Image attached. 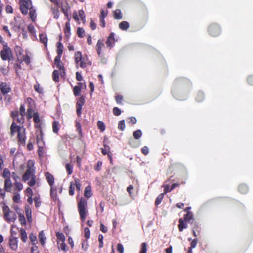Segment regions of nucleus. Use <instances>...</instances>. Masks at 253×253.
<instances>
[{
	"mask_svg": "<svg viewBox=\"0 0 253 253\" xmlns=\"http://www.w3.org/2000/svg\"><path fill=\"white\" fill-rule=\"evenodd\" d=\"M61 242V243H59V242H58V249L63 251L66 252L68 250V248L67 247L66 244L64 243V242Z\"/></svg>",
	"mask_w": 253,
	"mask_h": 253,
	"instance_id": "obj_31",
	"label": "nucleus"
},
{
	"mask_svg": "<svg viewBox=\"0 0 253 253\" xmlns=\"http://www.w3.org/2000/svg\"><path fill=\"white\" fill-rule=\"evenodd\" d=\"M9 246L12 250H16L17 249V240L16 238L11 239L9 241Z\"/></svg>",
	"mask_w": 253,
	"mask_h": 253,
	"instance_id": "obj_17",
	"label": "nucleus"
},
{
	"mask_svg": "<svg viewBox=\"0 0 253 253\" xmlns=\"http://www.w3.org/2000/svg\"><path fill=\"white\" fill-rule=\"evenodd\" d=\"M10 175L11 173L8 169L5 168L3 169L2 176L5 179L10 178Z\"/></svg>",
	"mask_w": 253,
	"mask_h": 253,
	"instance_id": "obj_23",
	"label": "nucleus"
},
{
	"mask_svg": "<svg viewBox=\"0 0 253 253\" xmlns=\"http://www.w3.org/2000/svg\"><path fill=\"white\" fill-rule=\"evenodd\" d=\"M50 196L53 200H56L57 194L56 189H54L53 187H50Z\"/></svg>",
	"mask_w": 253,
	"mask_h": 253,
	"instance_id": "obj_32",
	"label": "nucleus"
},
{
	"mask_svg": "<svg viewBox=\"0 0 253 253\" xmlns=\"http://www.w3.org/2000/svg\"><path fill=\"white\" fill-rule=\"evenodd\" d=\"M18 60L20 62H24L27 65L30 63V58L27 55L24 56L23 59H21L20 57H18Z\"/></svg>",
	"mask_w": 253,
	"mask_h": 253,
	"instance_id": "obj_25",
	"label": "nucleus"
},
{
	"mask_svg": "<svg viewBox=\"0 0 253 253\" xmlns=\"http://www.w3.org/2000/svg\"><path fill=\"white\" fill-rule=\"evenodd\" d=\"M239 190L241 193H245L248 191V187L245 184H242L240 185L239 187Z\"/></svg>",
	"mask_w": 253,
	"mask_h": 253,
	"instance_id": "obj_35",
	"label": "nucleus"
},
{
	"mask_svg": "<svg viewBox=\"0 0 253 253\" xmlns=\"http://www.w3.org/2000/svg\"><path fill=\"white\" fill-rule=\"evenodd\" d=\"M81 87L80 86H75L74 88V94L75 95H79L81 93Z\"/></svg>",
	"mask_w": 253,
	"mask_h": 253,
	"instance_id": "obj_44",
	"label": "nucleus"
},
{
	"mask_svg": "<svg viewBox=\"0 0 253 253\" xmlns=\"http://www.w3.org/2000/svg\"><path fill=\"white\" fill-rule=\"evenodd\" d=\"M12 28L15 31H19L20 29H23L24 27V21L20 17H15L14 21L11 23Z\"/></svg>",
	"mask_w": 253,
	"mask_h": 253,
	"instance_id": "obj_3",
	"label": "nucleus"
},
{
	"mask_svg": "<svg viewBox=\"0 0 253 253\" xmlns=\"http://www.w3.org/2000/svg\"><path fill=\"white\" fill-rule=\"evenodd\" d=\"M2 211L6 220L9 222H13L16 220L17 217L15 212L10 211L8 206H3Z\"/></svg>",
	"mask_w": 253,
	"mask_h": 253,
	"instance_id": "obj_2",
	"label": "nucleus"
},
{
	"mask_svg": "<svg viewBox=\"0 0 253 253\" xmlns=\"http://www.w3.org/2000/svg\"><path fill=\"white\" fill-rule=\"evenodd\" d=\"M29 9V15L30 18L32 19L33 21H35L36 20V18L37 17V14H36V9L33 8L32 6V2L31 1V6L29 7H27V9H26V13H23L24 15H26L28 13V10Z\"/></svg>",
	"mask_w": 253,
	"mask_h": 253,
	"instance_id": "obj_8",
	"label": "nucleus"
},
{
	"mask_svg": "<svg viewBox=\"0 0 253 253\" xmlns=\"http://www.w3.org/2000/svg\"><path fill=\"white\" fill-rule=\"evenodd\" d=\"M77 34L79 37H83L84 35V30L83 28L79 27L77 30Z\"/></svg>",
	"mask_w": 253,
	"mask_h": 253,
	"instance_id": "obj_46",
	"label": "nucleus"
},
{
	"mask_svg": "<svg viewBox=\"0 0 253 253\" xmlns=\"http://www.w3.org/2000/svg\"><path fill=\"white\" fill-rule=\"evenodd\" d=\"M59 123L56 121H54L52 123V129L54 133H57L58 131V126Z\"/></svg>",
	"mask_w": 253,
	"mask_h": 253,
	"instance_id": "obj_40",
	"label": "nucleus"
},
{
	"mask_svg": "<svg viewBox=\"0 0 253 253\" xmlns=\"http://www.w3.org/2000/svg\"><path fill=\"white\" fill-rule=\"evenodd\" d=\"M178 228L180 231H182L184 228H187V225L185 224L184 221L182 218L179 219Z\"/></svg>",
	"mask_w": 253,
	"mask_h": 253,
	"instance_id": "obj_29",
	"label": "nucleus"
},
{
	"mask_svg": "<svg viewBox=\"0 0 253 253\" xmlns=\"http://www.w3.org/2000/svg\"><path fill=\"white\" fill-rule=\"evenodd\" d=\"M147 244L146 243H143L141 246V250L140 253H147Z\"/></svg>",
	"mask_w": 253,
	"mask_h": 253,
	"instance_id": "obj_47",
	"label": "nucleus"
},
{
	"mask_svg": "<svg viewBox=\"0 0 253 253\" xmlns=\"http://www.w3.org/2000/svg\"><path fill=\"white\" fill-rule=\"evenodd\" d=\"M39 239L42 245L43 246L45 243L46 241V237L44 235L43 231H42L40 232L39 235Z\"/></svg>",
	"mask_w": 253,
	"mask_h": 253,
	"instance_id": "obj_20",
	"label": "nucleus"
},
{
	"mask_svg": "<svg viewBox=\"0 0 253 253\" xmlns=\"http://www.w3.org/2000/svg\"><path fill=\"white\" fill-rule=\"evenodd\" d=\"M66 169L68 171L69 174H71L73 172V167L70 164H67L66 165Z\"/></svg>",
	"mask_w": 253,
	"mask_h": 253,
	"instance_id": "obj_51",
	"label": "nucleus"
},
{
	"mask_svg": "<svg viewBox=\"0 0 253 253\" xmlns=\"http://www.w3.org/2000/svg\"><path fill=\"white\" fill-rule=\"evenodd\" d=\"M0 55L3 60H10L12 57L11 51L6 45H3V49L1 50Z\"/></svg>",
	"mask_w": 253,
	"mask_h": 253,
	"instance_id": "obj_4",
	"label": "nucleus"
},
{
	"mask_svg": "<svg viewBox=\"0 0 253 253\" xmlns=\"http://www.w3.org/2000/svg\"><path fill=\"white\" fill-rule=\"evenodd\" d=\"M184 218L185 221H189L192 218V213L188 212L185 215Z\"/></svg>",
	"mask_w": 253,
	"mask_h": 253,
	"instance_id": "obj_54",
	"label": "nucleus"
},
{
	"mask_svg": "<svg viewBox=\"0 0 253 253\" xmlns=\"http://www.w3.org/2000/svg\"><path fill=\"white\" fill-rule=\"evenodd\" d=\"M113 113L115 116H119L121 114V111L117 107H114L113 110Z\"/></svg>",
	"mask_w": 253,
	"mask_h": 253,
	"instance_id": "obj_56",
	"label": "nucleus"
},
{
	"mask_svg": "<svg viewBox=\"0 0 253 253\" xmlns=\"http://www.w3.org/2000/svg\"><path fill=\"white\" fill-rule=\"evenodd\" d=\"M209 32L211 35L215 36L219 33V28L217 25H211L210 27Z\"/></svg>",
	"mask_w": 253,
	"mask_h": 253,
	"instance_id": "obj_13",
	"label": "nucleus"
},
{
	"mask_svg": "<svg viewBox=\"0 0 253 253\" xmlns=\"http://www.w3.org/2000/svg\"><path fill=\"white\" fill-rule=\"evenodd\" d=\"M12 117L18 123H23L24 121V115L19 114L18 111L12 112L11 113Z\"/></svg>",
	"mask_w": 253,
	"mask_h": 253,
	"instance_id": "obj_9",
	"label": "nucleus"
},
{
	"mask_svg": "<svg viewBox=\"0 0 253 253\" xmlns=\"http://www.w3.org/2000/svg\"><path fill=\"white\" fill-rule=\"evenodd\" d=\"M10 176H11L12 178L13 179L14 182L17 181L18 179H19V177L18 176V175L16 174V173L15 172H12L11 173Z\"/></svg>",
	"mask_w": 253,
	"mask_h": 253,
	"instance_id": "obj_60",
	"label": "nucleus"
},
{
	"mask_svg": "<svg viewBox=\"0 0 253 253\" xmlns=\"http://www.w3.org/2000/svg\"><path fill=\"white\" fill-rule=\"evenodd\" d=\"M133 135L135 139H139L142 135L141 131L139 129L135 131L133 133Z\"/></svg>",
	"mask_w": 253,
	"mask_h": 253,
	"instance_id": "obj_41",
	"label": "nucleus"
},
{
	"mask_svg": "<svg viewBox=\"0 0 253 253\" xmlns=\"http://www.w3.org/2000/svg\"><path fill=\"white\" fill-rule=\"evenodd\" d=\"M114 42H115L114 34L113 33H112L110 34L108 38L107 41L106 42V44L107 45V47L111 48L112 47H113Z\"/></svg>",
	"mask_w": 253,
	"mask_h": 253,
	"instance_id": "obj_11",
	"label": "nucleus"
},
{
	"mask_svg": "<svg viewBox=\"0 0 253 253\" xmlns=\"http://www.w3.org/2000/svg\"><path fill=\"white\" fill-rule=\"evenodd\" d=\"M126 125L124 120H122L119 122L118 128L121 130H124L125 128Z\"/></svg>",
	"mask_w": 253,
	"mask_h": 253,
	"instance_id": "obj_48",
	"label": "nucleus"
},
{
	"mask_svg": "<svg viewBox=\"0 0 253 253\" xmlns=\"http://www.w3.org/2000/svg\"><path fill=\"white\" fill-rule=\"evenodd\" d=\"M13 200L14 202L18 203L20 201V195L19 194H15L13 197Z\"/></svg>",
	"mask_w": 253,
	"mask_h": 253,
	"instance_id": "obj_62",
	"label": "nucleus"
},
{
	"mask_svg": "<svg viewBox=\"0 0 253 253\" xmlns=\"http://www.w3.org/2000/svg\"><path fill=\"white\" fill-rule=\"evenodd\" d=\"M31 179L30 181H29L28 182V184L30 186L32 187V186H33L36 184V175L33 176L32 177H31Z\"/></svg>",
	"mask_w": 253,
	"mask_h": 253,
	"instance_id": "obj_50",
	"label": "nucleus"
},
{
	"mask_svg": "<svg viewBox=\"0 0 253 253\" xmlns=\"http://www.w3.org/2000/svg\"><path fill=\"white\" fill-rule=\"evenodd\" d=\"M164 196V193H162L158 196V197L157 198L156 201H155L156 205H158L161 203V202H162V200L163 199Z\"/></svg>",
	"mask_w": 253,
	"mask_h": 253,
	"instance_id": "obj_42",
	"label": "nucleus"
},
{
	"mask_svg": "<svg viewBox=\"0 0 253 253\" xmlns=\"http://www.w3.org/2000/svg\"><path fill=\"white\" fill-rule=\"evenodd\" d=\"M104 46V44L103 42L100 40H98L96 48L97 50V54L99 56H101L102 54L101 49Z\"/></svg>",
	"mask_w": 253,
	"mask_h": 253,
	"instance_id": "obj_16",
	"label": "nucleus"
},
{
	"mask_svg": "<svg viewBox=\"0 0 253 253\" xmlns=\"http://www.w3.org/2000/svg\"><path fill=\"white\" fill-rule=\"evenodd\" d=\"M53 80L55 82H58L59 80V72L55 70L53 71L52 73Z\"/></svg>",
	"mask_w": 253,
	"mask_h": 253,
	"instance_id": "obj_38",
	"label": "nucleus"
},
{
	"mask_svg": "<svg viewBox=\"0 0 253 253\" xmlns=\"http://www.w3.org/2000/svg\"><path fill=\"white\" fill-rule=\"evenodd\" d=\"M114 16L115 19H120L123 17L121 10L116 9L114 12Z\"/></svg>",
	"mask_w": 253,
	"mask_h": 253,
	"instance_id": "obj_30",
	"label": "nucleus"
},
{
	"mask_svg": "<svg viewBox=\"0 0 253 253\" xmlns=\"http://www.w3.org/2000/svg\"><path fill=\"white\" fill-rule=\"evenodd\" d=\"M30 0H19L20 10L22 13H26V9L31 6Z\"/></svg>",
	"mask_w": 253,
	"mask_h": 253,
	"instance_id": "obj_6",
	"label": "nucleus"
},
{
	"mask_svg": "<svg viewBox=\"0 0 253 253\" xmlns=\"http://www.w3.org/2000/svg\"><path fill=\"white\" fill-rule=\"evenodd\" d=\"M56 237L58 240V242H64L65 241V236L64 234L62 233L57 232L56 233Z\"/></svg>",
	"mask_w": 253,
	"mask_h": 253,
	"instance_id": "obj_34",
	"label": "nucleus"
},
{
	"mask_svg": "<svg viewBox=\"0 0 253 253\" xmlns=\"http://www.w3.org/2000/svg\"><path fill=\"white\" fill-rule=\"evenodd\" d=\"M63 44L60 42H58L57 43V54L62 55V52H63Z\"/></svg>",
	"mask_w": 253,
	"mask_h": 253,
	"instance_id": "obj_39",
	"label": "nucleus"
},
{
	"mask_svg": "<svg viewBox=\"0 0 253 253\" xmlns=\"http://www.w3.org/2000/svg\"><path fill=\"white\" fill-rule=\"evenodd\" d=\"M34 200L35 203V206L37 208L39 207L41 205V203L40 198L38 197H36L34 198Z\"/></svg>",
	"mask_w": 253,
	"mask_h": 253,
	"instance_id": "obj_59",
	"label": "nucleus"
},
{
	"mask_svg": "<svg viewBox=\"0 0 253 253\" xmlns=\"http://www.w3.org/2000/svg\"><path fill=\"white\" fill-rule=\"evenodd\" d=\"M69 9L70 6L68 2L66 1L63 2L62 4V10L67 18H68V10Z\"/></svg>",
	"mask_w": 253,
	"mask_h": 253,
	"instance_id": "obj_15",
	"label": "nucleus"
},
{
	"mask_svg": "<svg viewBox=\"0 0 253 253\" xmlns=\"http://www.w3.org/2000/svg\"><path fill=\"white\" fill-rule=\"evenodd\" d=\"M129 27V23L127 21H123L119 24V28L123 30H126Z\"/></svg>",
	"mask_w": 253,
	"mask_h": 253,
	"instance_id": "obj_22",
	"label": "nucleus"
},
{
	"mask_svg": "<svg viewBox=\"0 0 253 253\" xmlns=\"http://www.w3.org/2000/svg\"><path fill=\"white\" fill-rule=\"evenodd\" d=\"M53 14L55 18L57 19L59 17L60 13L58 8L53 9Z\"/></svg>",
	"mask_w": 253,
	"mask_h": 253,
	"instance_id": "obj_53",
	"label": "nucleus"
},
{
	"mask_svg": "<svg viewBox=\"0 0 253 253\" xmlns=\"http://www.w3.org/2000/svg\"><path fill=\"white\" fill-rule=\"evenodd\" d=\"M75 61L77 65L79 64V60H81L82 58V53L80 51H77L75 53Z\"/></svg>",
	"mask_w": 253,
	"mask_h": 253,
	"instance_id": "obj_28",
	"label": "nucleus"
},
{
	"mask_svg": "<svg viewBox=\"0 0 253 253\" xmlns=\"http://www.w3.org/2000/svg\"><path fill=\"white\" fill-rule=\"evenodd\" d=\"M21 239L23 242H26L27 239V236L25 230L24 229H20Z\"/></svg>",
	"mask_w": 253,
	"mask_h": 253,
	"instance_id": "obj_27",
	"label": "nucleus"
},
{
	"mask_svg": "<svg viewBox=\"0 0 253 253\" xmlns=\"http://www.w3.org/2000/svg\"><path fill=\"white\" fill-rule=\"evenodd\" d=\"M124 250V249L123 246L121 244H118L117 251L119 252V253H123Z\"/></svg>",
	"mask_w": 253,
	"mask_h": 253,
	"instance_id": "obj_61",
	"label": "nucleus"
},
{
	"mask_svg": "<svg viewBox=\"0 0 253 253\" xmlns=\"http://www.w3.org/2000/svg\"><path fill=\"white\" fill-rule=\"evenodd\" d=\"M40 41L42 43H44L45 44V45H46L47 39L46 36L45 34H41L40 35Z\"/></svg>",
	"mask_w": 253,
	"mask_h": 253,
	"instance_id": "obj_36",
	"label": "nucleus"
},
{
	"mask_svg": "<svg viewBox=\"0 0 253 253\" xmlns=\"http://www.w3.org/2000/svg\"><path fill=\"white\" fill-rule=\"evenodd\" d=\"M33 117L34 121L36 124H38L40 123L39 115L37 112L36 113V114L33 116Z\"/></svg>",
	"mask_w": 253,
	"mask_h": 253,
	"instance_id": "obj_49",
	"label": "nucleus"
},
{
	"mask_svg": "<svg viewBox=\"0 0 253 253\" xmlns=\"http://www.w3.org/2000/svg\"><path fill=\"white\" fill-rule=\"evenodd\" d=\"M19 114L20 115H25V107L23 105H21L19 109Z\"/></svg>",
	"mask_w": 253,
	"mask_h": 253,
	"instance_id": "obj_58",
	"label": "nucleus"
},
{
	"mask_svg": "<svg viewBox=\"0 0 253 253\" xmlns=\"http://www.w3.org/2000/svg\"><path fill=\"white\" fill-rule=\"evenodd\" d=\"M24 131L25 129L23 127H22L21 129L19 130V131L18 132V137L19 140L22 144H24L25 142V135Z\"/></svg>",
	"mask_w": 253,
	"mask_h": 253,
	"instance_id": "obj_12",
	"label": "nucleus"
},
{
	"mask_svg": "<svg viewBox=\"0 0 253 253\" xmlns=\"http://www.w3.org/2000/svg\"><path fill=\"white\" fill-rule=\"evenodd\" d=\"M75 187L74 183L71 182L69 190V193L71 196H73L74 194Z\"/></svg>",
	"mask_w": 253,
	"mask_h": 253,
	"instance_id": "obj_37",
	"label": "nucleus"
},
{
	"mask_svg": "<svg viewBox=\"0 0 253 253\" xmlns=\"http://www.w3.org/2000/svg\"><path fill=\"white\" fill-rule=\"evenodd\" d=\"M13 185L16 190L18 191H21L23 189V185L21 183L17 181L14 182Z\"/></svg>",
	"mask_w": 253,
	"mask_h": 253,
	"instance_id": "obj_33",
	"label": "nucleus"
},
{
	"mask_svg": "<svg viewBox=\"0 0 253 253\" xmlns=\"http://www.w3.org/2000/svg\"><path fill=\"white\" fill-rule=\"evenodd\" d=\"M19 220L21 222V224H24L26 222L25 218L24 215L20 214L19 215Z\"/></svg>",
	"mask_w": 253,
	"mask_h": 253,
	"instance_id": "obj_63",
	"label": "nucleus"
},
{
	"mask_svg": "<svg viewBox=\"0 0 253 253\" xmlns=\"http://www.w3.org/2000/svg\"><path fill=\"white\" fill-rule=\"evenodd\" d=\"M26 215L29 222H32V212L29 207L25 208Z\"/></svg>",
	"mask_w": 253,
	"mask_h": 253,
	"instance_id": "obj_21",
	"label": "nucleus"
},
{
	"mask_svg": "<svg viewBox=\"0 0 253 253\" xmlns=\"http://www.w3.org/2000/svg\"><path fill=\"white\" fill-rule=\"evenodd\" d=\"M22 127L17 126L15 123H12L10 131L12 134H14L16 132H18L19 130L21 129Z\"/></svg>",
	"mask_w": 253,
	"mask_h": 253,
	"instance_id": "obj_19",
	"label": "nucleus"
},
{
	"mask_svg": "<svg viewBox=\"0 0 253 253\" xmlns=\"http://www.w3.org/2000/svg\"><path fill=\"white\" fill-rule=\"evenodd\" d=\"M0 89L3 94H6L10 90L9 85L5 83H2L0 85Z\"/></svg>",
	"mask_w": 253,
	"mask_h": 253,
	"instance_id": "obj_14",
	"label": "nucleus"
},
{
	"mask_svg": "<svg viewBox=\"0 0 253 253\" xmlns=\"http://www.w3.org/2000/svg\"><path fill=\"white\" fill-rule=\"evenodd\" d=\"M56 67L59 70L60 72V75L63 76L65 74V72L64 70V67L62 63L60 62L55 63Z\"/></svg>",
	"mask_w": 253,
	"mask_h": 253,
	"instance_id": "obj_26",
	"label": "nucleus"
},
{
	"mask_svg": "<svg viewBox=\"0 0 253 253\" xmlns=\"http://www.w3.org/2000/svg\"><path fill=\"white\" fill-rule=\"evenodd\" d=\"M78 208L81 220L84 222L88 213L87 200L81 198L78 203Z\"/></svg>",
	"mask_w": 253,
	"mask_h": 253,
	"instance_id": "obj_1",
	"label": "nucleus"
},
{
	"mask_svg": "<svg viewBox=\"0 0 253 253\" xmlns=\"http://www.w3.org/2000/svg\"><path fill=\"white\" fill-rule=\"evenodd\" d=\"M197 244V240L196 239H194L191 243V247L189 248L191 249L195 248Z\"/></svg>",
	"mask_w": 253,
	"mask_h": 253,
	"instance_id": "obj_64",
	"label": "nucleus"
},
{
	"mask_svg": "<svg viewBox=\"0 0 253 253\" xmlns=\"http://www.w3.org/2000/svg\"><path fill=\"white\" fill-rule=\"evenodd\" d=\"M13 184L10 178L4 180V188L7 192H11Z\"/></svg>",
	"mask_w": 253,
	"mask_h": 253,
	"instance_id": "obj_10",
	"label": "nucleus"
},
{
	"mask_svg": "<svg viewBox=\"0 0 253 253\" xmlns=\"http://www.w3.org/2000/svg\"><path fill=\"white\" fill-rule=\"evenodd\" d=\"M34 88H35V90L36 91L38 92L39 93H42V91H43L42 88L40 87V85L39 84H35L34 85Z\"/></svg>",
	"mask_w": 253,
	"mask_h": 253,
	"instance_id": "obj_57",
	"label": "nucleus"
},
{
	"mask_svg": "<svg viewBox=\"0 0 253 253\" xmlns=\"http://www.w3.org/2000/svg\"><path fill=\"white\" fill-rule=\"evenodd\" d=\"M84 195L85 197L88 198L91 196L92 193L90 186H87L85 187Z\"/></svg>",
	"mask_w": 253,
	"mask_h": 253,
	"instance_id": "obj_24",
	"label": "nucleus"
},
{
	"mask_svg": "<svg viewBox=\"0 0 253 253\" xmlns=\"http://www.w3.org/2000/svg\"><path fill=\"white\" fill-rule=\"evenodd\" d=\"M97 126L101 131H103L105 129V126L103 122L98 121L97 122Z\"/></svg>",
	"mask_w": 253,
	"mask_h": 253,
	"instance_id": "obj_43",
	"label": "nucleus"
},
{
	"mask_svg": "<svg viewBox=\"0 0 253 253\" xmlns=\"http://www.w3.org/2000/svg\"><path fill=\"white\" fill-rule=\"evenodd\" d=\"M75 183H74L75 184V186L76 187V188L78 190H81V184L80 183L79 179H78V178H75Z\"/></svg>",
	"mask_w": 253,
	"mask_h": 253,
	"instance_id": "obj_55",
	"label": "nucleus"
},
{
	"mask_svg": "<svg viewBox=\"0 0 253 253\" xmlns=\"http://www.w3.org/2000/svg\"><path fill=\"white\" fill-rule=\"evenodd\" d=\"M45 176L48 183L50 186V187H52V185L54 183L53 176L49 172H46L45 173Z\"/></svg>",
	"mask_w": 253,
	"mask_h": 253,
	"instance_id": "obj_18",
	"label": "nucleus"
},
{
	"mask_svg": "<svg viewBox=\"0 0 253 253\" xmlns=\"http://www.w3.org/2000/svg\"><path fill=\"white\" fill-rule=\"evenodd\" d=\"M35 170L32 168L27 169L25 173L23 175L22 180L24 181H26L30 178L32 177L33 176H35Z\"/></svg>",
	"mask_w": 253,
	"mask_h": 253,
	"instance_id": "obj_7",
	"label": "nucleus"
},
{
	"mask_svg": "<svg viewBox=\"0 0 253 253\" xmlns=\"http://www.w3.org/2000/svg\"><path fill=\"white\" fill-rule=\"evenodd\" d=\"M84 103V98L83 96L80 97L77 103V106L82 107Z\"/></svg>",
	"mask_w": 253,
	"mask_h": 253,
	"instance_id": "obj_45",
	"label": "nucleus"
},
{
	"mask_svg": "<svg viewBox=\"0 0 253 253\" xmlns=\"http://www.w3.org/2000/svg\"><path fill=\"white\" fill-rule=\"evenodd\" d=\"M79 15L81 17V20L84 22L85 21V14L83 10H80L79 11Z\"/></svg>",
	"mask_w": 253,
	"mask_h": 253,
	"instance_id": "obj_52",
	"label": "nucleus"
},
{
	"mask_svg": "<svg viewBox=\"0 0 253 253\" xmlns=\"http://www.w3.org/2000/svg\"><path fill=\"white\" fill-rule=\"evenodd\" d=\"M27 102L29 104V106L26 113L27 118L28 120L31 119L33 118V116L36 114L33 109L34 101L31 98H28L27 99Z\"/></svg>",
	"mask_w": 253,
	"mask_h": 253,
	"instance_id": "obj_5",
	"label": "nucleus"
}]
</instances>
